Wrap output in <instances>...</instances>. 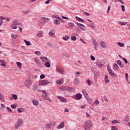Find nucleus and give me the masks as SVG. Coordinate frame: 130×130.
I'll list each match as a JSON object with an SVG mask.
<instances>
[{
  "label": "nucleus",
  "instance_id": "f257e3e1",
  "mask_svg": "<svg viewBox=\"0 0 130 130\" xmlns=\"http://www.w3.org/2000/svg\"><path fill=\"white\" fill-rule=\"evenodd\" d=\"M23 124H24V120L21 118H19L17 119V120L14 125V129H19Z\"/></svg>",
  "mask_w": 130,
  "mask_h": 130
},
{
  "label": "nucleus",
  "instance_id": "f03ea898",
  "mask_svg": "<svg viewBox=\"0 0 130 130\" xmlns=\"http://www.w3.org/2000/svg\"><path fill=\"white\" fill-rule=\"evenodd\" d=\"M91 126H92V121L87 120L85 122V124L83 125V129L91 130Z\"/></svg>",
  "mask_w": 130,
  "mask_h": 130
},
{
  "label": "nucleus",
  "instance_id": "7ed1b4c3",
  "mask_svg": "<svg viewBox=\"0 0 130 130\" xmlns=\"http://www.w3.org/2000/svg\"><path fill=\"white\" fill-rule=\"evenodd\" d=\"M106 63V61L102 59H98L96 62V65L99 68V69H101L102 66H104Z\"/></svg>",
  "mask_w": 130,
  "mask_h": 130
},
{
  "label": "nucleus",
  "instance_id": "20e7f679",
  "mask_svg": "<svg viewBox=\"0 0 130 130\" xmlns=\"http://www.w3.org/2000/svg\"><path fill=\"white\" fill-rule=\"evenodd\" d=\"M107 70L110 76H111L112 77H114V78H116L117 75H116V74H115V73H113V72H112V70H111V68H110V66H107Z\"/></svg>",
  "mask_w": 130,
  "mask_h": 130
},
{
  "label": "nucleus",
  "instance_id": "39448f33",
  "mask_svg": "<svg viewBox=\"0 0 130 130\" xmlns=\"http://www.w3.org/2000/svg\"><path fill=\"white\" fill-rule=\"evenodd\" d=\"M55 122H52L49 123H47L45 125V128H51V126H55Z\"/></svg>",
  "mask_w": 130,
  "mask_h": 130
},
{
  "label": "nucleus",
  "instance_id": "423d86ee",
  "mask_svg": "<svg viewBox=\"0 0 130 130\" xmlns=\"http://www.w3.org/2000/svg\"><path fill=\"white\" fill-rule=\"evenodd\" d=\"M75 24L78 26L77 27L78 29H81V30H82V31H85L86 30V26H85V25H84V24H82V23H79L78 22H76Z\"/></svg>",
  "mask_w": 130,
  "mask_h": 130
},
{
  "label": "nucleus",
  "instance_id": "0eeeda50",
  "mask_svg": "<svg viewBox=\"0 0 130 130\" xmlns=\"http://www.w3.org/2000/svg\"><path fill=\"white\" fill-rule=\"evenodd\" d=\"M39 84L41 86H46V85L49 84V81L48 80H43L39 82Z\"/></svg>",
  "mask_w": 130,
  "mask_h": 130
},
{
  "label": "nucleus",
  "instance_id": "6e6552de",
  "mask_svg": "<svg viewBox=\"0 0 130 130\" xmlns=\"http://www.w3.org/2000/svg\"><path fill=\"white\" fill-rule=\"evenodd\" d=\"M56 71L57 72L58 74H60V75H62V74L64 73V71L59 66L56 67Z\"/></svg>",
  "mask_w": 130,
  "mask_h": 130
},
{
  "label": "nucleus",
  "instance_id": "1a4fd4ad",
  "mask_svg": "<svg viewBox=\"0 0 130 130\" xmlns=\"http://www.w3.org/2000/svg\"><path fill=\"white\" fill-rule=\"evenodd\" d=\"M64 125H66L64 122L61 121L59 124L57 126V129H61V128H63V127H64Z\"/></svg>",
  "mask_w": 130,
  "mask_h": 130
},
{
  "label": "nucleus",
  "instance_id": "9d476101",
  "mask_svg": "<svg viewBox=\"0 0 130 130\" xmlns=\"http://www.w3.org/2000/svg\"><path fill=\"white\" fill-rule=\"evenodd\" d=\"M34 61L36 62V64L38 66V67H41V61L38 57H36L34 59Z\"/></svg>",
  "mask_w": 130,
  "mask_h": 130
},
{
  "label": "nucleus",
  "instance_id": "9b49d317",
  "mask_svg": "<svg viewBox=\"0 0 130 130\" xmlns=\"http://www.w3.org/2000/svg\"><path fill=\"white\" fill-rule=\"evenodd\" d=\"M24 84L27 88H29V87L32 85V82L31 81V80L28 79L24 82Z\"/></svg>",
  "mask_w": 130,
  "mask_h": 130
},
{
  "label": "nucleus",
  "instance_id": "f8f14e48",
  "mask_svg": "<svg viewBox=\"0 0 130 130\" xmlns=\"http://www.w3.org/2000/svg\"><path fill=\"white\" fill-rule=\"evenodd\" d=\"M75 98L76 100H81L82 99V94L77 93L75 96Z\"/></svg>",
  "mask_w": 130,
  "mask_h": 130
},
{
  "label": "nucleus",
  "instance_id": "ddd939ff",
  "mask_svg": "<svg viewBox=\"0 0 130 130\" xmlns=\"http://www.w3.org/2000/svg\"><path fill=\"white\" fill-rule=\"evenodd\" d=\"M57 98H58V99H60V101H61V102H67V101L66 99L63 98V96H60L59 95H57Z\"/></svg>",
  "mask_w": 130,
  "mask_h": 130
},
{
  "label": "nucleus",
  "instance_id": "4468645a",
  "mask_svg": "<svg viewBox=\"0 0 130 130\" xmlns=\"http://www.w3.org/2000/svg\"><path fill=\"white\" fill-rule=\"evenodd\" d=\"M0 62H1V67H6L7 66V63L6 62V61L5 60L0 59Z\"/></svg>",
  "mask_w": 130,
  "mask_h": 130
},
{
  "label": "nucleus",
  "instance_id": "2eb2a0df",
  "mask_svg": "<svg viewBox=\"0 0 130 130\" xmlns=\"http://www.w3.org/2000/svg\"><path fill=\"white\" fill-rule=\"evenodd\" d=\"M82 93L83 94L84 97L85 98H88L89 96L88 95V93H87V91L85 89H82Z\"/></svg>",
  "mask_w": 130,
  "mask_h": 130
},
{
  "label": "nucleus",
  "instance_id": "dca6fc26",
  "mask_svg": "<svg viewBox=\"0 0 130 130\" xmlns=\"http://www.w3.org/2000/svg\"><path fill=\"white\" fill-rule=\"evenodd\" d=\"M56 84L58 85H62L63 84V79L61 78L60 80H57Z\"/></svg>",
  "mask_w": 130,
  "mask_h": 130
},
{
  "label": "nucleus",
  "instance_id": "f3484780",
  "mask_svg": "<svg viewBox=\"0 0 130 130\" xmlns=\"http://www.w3.org/2000/svg\"><path fill=\"white\" fill-rule=\"evenodd\" d=\"M111 123L112 124H116L117 123L118 124H120V121H118L117 120H112L111 122Z\"/></svg>",
  "mask_w": 130,
  "mask_h": 130
},
{
  "label": "nucleus",
  "instance_id": "a211bd4d",
  "mask_svg": "<svg viewBox=\"0 0 130 130\" xmlns=\"http://www.w3.org/2000/svg\"><path fill=\"white\" fill-rule=\"evenodd\" d=\"M32 102V104H34L35 106H38V105H39V102L36 100H33Z\"/></svg>",
  "mask_w": 130,
  "mask_h": 130
},
{
  "label": "nucleus",
  "instance_id": "6ab92c4d",
  "mask_svg": "<svg viewBox=\"0 0 130 130\" xmlns=\"http://www.w3.org/2000/svg\"><path fill=\"white\" fill-rule=\"evenodd\" d=\"M55 32H53L52 31H51L49 32V36H50L51 37H52L53 38H55Z\"/></svg>",
  "mask_w": 130,
  "mask_h": 130
},
{
  "label": "nucleus",
  "instance_id": "aec40b11",
  "mask_svg": "<svg viewBox=\"0 0 130 130\" xmlns=\"http://www.w3.org/2000/svg\"><path fill=\"white\" fill-rule=\"evenodd\" d=\"M40 59L44 62L48 61V59L46 57H40Z\"/></svg>",
  "mask_w": 130,
  "mask_h": 130
},
{
  "label": "nucleus",
  "instance_id": "412c9836",
  "mask_svg": "<svg viewBox=\"0 0 130 130\" xmlns=\"http://www.w3.org/2000/svg\"><path fill=\"white\" fill-rule=\"evenodd\" d=\"M75 18L77 20V21H79V22H81V23H84V19L79 17L78 16H76Z\"/></svg>",
  "mask_w": 130,
  "mask_h": 130
},
{
  "label": "nucleus",
  "instance_id": "4be33fe9",
  "mask_svg": "<svg viewBox=\"0 0 130 130\" xmlns=\"http://www.w3.org/2000/svg\"><path fill=\"white\" fill-rule=\"evenodd\" d=\"M118 23L119 24V25H120L121 26H125V25H126L127 24V23L125 22H122L121 21H118Z\"/></svg>",
  "mask_w": 130,
  "mask_h": 130
},
{
  "label": "nucleus",
  "instance_id": "5701e85b",
  "mask_svg": "<svg viewBox=\"0 0 130 130\" xmlns=\"http://www.w3.org/2000/svg\"><path fill=\"white\" fill-rule=\"evenodd\" d=\"M100 44L101 47H102L103 48H105V47H106V45L105 44V43H104V42H100Z\"/></svg>",
  "mask_w": 130,
  "mask_h": 130
},
{
  "label": "nucleus",
  "instance_id": "b1692460",
  "mask_svg": "<svg viewBox=\"0 0 130 130\" xmlns=\"http://www.w3.org/2000/svg\"><path fill=\"white\" fill-rule=\"evenodd\" d=\"M60 91H68V87L62 86L60 88Z\"/></svg>",
  "mask_w": 130,
  "mask_h": 130
},
{
  "label": "nucleus",
  "instance_id": "393cba45",
  "mask_svg": "<svg viewBox=\"0 0 130 130\" xmlns=\"http://www.w3.org/2000/svg\"><path fill=\"white\" fill-rule=\"evenodd\" d=\"M70 38V36H65L62 37L63 40H64L65 41H67V40H69Z\"/></svg>",
  "mask_w": 130,
  "mask_h": 130
},
{
  "label": "nucleus",
  "instance_id": "a878e982",
  "mask_svg": "<svg viewBox=\"0 0 130 130\" xmlns=\"http://www.w3.org/2000/svg\"><path fill=\"white\" fill-rule=\"evenodd\" d=\"M78 83H80V80L78 78H75L74 80V85H77Z\"/></svg>",
  "mask_w": 130,
  "mask_h": 130
},
{
  "label": "nucleus",
  "instance_id": "bb28decb",
  "mask_svg": "<svg viewBox=\"0 0 130 130\" xmlns=\"http://www.w3.org/2000/svg\"><path fill=\"white\" fill-rule=\"evenodd\" d=\"M32 87L34 91H38V87L37 86V84H34Z\"/></svg>",
  "mask_w": 130,
  "mask_h": 130
},
{
  "label": "nucleus",
  "instance_id": "cd10ccee",
  "mask_svg": "<svg viewBox=\"0 0 130 130\" xmlns=\"http://www.w3.org/2000/svg\"><path fill=\"white\" fill-rule=\"evenodd\" d=\"M67 91H70V92H74L75 89L73 87H67Z\"/></svg>",
  "mask_w": 130,
  "mask_h": 130
},
{
  "label": "nucleus",
  "instance_id": "c85d7f7f",
  "mask_svg": "<svg viewBox=\"0 0 130 130\" xmlns=\"http://www.w3.org/2000/svg\"><path fill=\"white\" fill-rule=\"evenodd\" d=\"M17 111L19 112V113H22V112H24L25 110L23 108H19L17 109Z\"/></svg>",
  "mask_w": 130,
  "mask_h": 130
},
{
  "label": "nucleus",
  "instance_id": "c756f323",
  "mask_svg": "<svg viewBox=\"0 0 130 130\" xmlns=\"http://www.w3.org/2000/svg\"><path fill=\"white\" fill-rule=\"evenodd\" d=\"M92 44L94 46H97L98 45V43H97V41L95 39L92 40Z\"/></svg>",
  "mask_w": 130,
  "mask_h": 130
},
{
  "label": "nucleus",
  "instance_id": "7c9ffc66",
  "mask_svg": "<svg viewBox=\"0 0 130 130\" xmlns=\"http://www.w3.org/2000/svg\"><path fill=\"white\" fill-rule=\"evenodd\" d=\"M12 25H13L14 26H17V25H18V20H14Z\"/></svg>",
  "mask_w": 130,
  "mask_h": 130
},
{
  "label": "nucleus",
  "instance_id": "2f4dec72",
  "mask_svg": "<svg viewBox=\"0 0 130 130\" xmlns=\"http://www.w3.org/2000/svg\"><path fill=\"white\" fill-rule=\"evenodd\" d=\"M124 121H125L126 122H127L128 121H129V116H126L124 119Z\"/></svg>",
  "mask_w": 130,
  "mask_h": 130
},
{
  "label": "nucleus",
  "instance_id": "473e14b6",
  "mask_svg": "<svg viewBox=\"0 0 130 130\" xmlns=\"http://www.w3.org/2000/svg\"><path fill=\"white\" fill-rule=\"evenodd\" d=\"M12 97L14 100H17L18 99V95L16 94H13Z\"/></svg>",
  "mask_w": 130,
  "mask_h": 130
},
{
  "label": "nucleus",
  "instance_id": "72a5a7b5",
  "mask_svg": "<svg viewBox=\"0 0 130 130\" xmlns=\"http://www.w3.org/2000/svg\"><path fill=\"white\" fill-rule=\"evenodd\" d=\"M24 41L25 43L26 44V45H27V46L31 45V42H30V41H27L26 40H24Z\"/></svg>",
  "mask_w": 130,
  "mask_h": 130
},
{
  "label": "nucleus",
  "instance_id": "f704fd0d",
  "mask_svg": "<svg viewBox=\"0 0 130 130\" xmlns=\"http://www.w3.org/2000/svg\"><path fill=\"white\" fill-rule=\"evenodd\" d=\"M71 39L73 41H76V40H77V37H76L75 36H71Z\"/></svg>",
  "mask_w": 130,
  "mask_h": 130
},
{
  "label": "nucleus",
  "instance_id": "c9c22d12",
  "mask_svg": "<svg viewBox=\"0 0 130 130\" xmlns=\"http://www.w3.org/2000/svg\"><path fill=\"white\" fill-rule=\"evenodd\" d=\"M42 21H44L45 23H47L49 21V19L48 18H45L44 17H42Z\"/></svg>",
  "mask_w": 130,
  "mask_h": 130
},
{
  "label": "nucleus",
  "instance_id": "e433bc0d",
  "mask_svg": "<svg viewBox=\"0 0 130 130\" xmlns=\"http://www.w3.org/2000/svg\"><path fill=\"white\" fill-rule=\"evenodd\" d=\"M117 45H118V46H120V47H123V46H124V44L121 42H118Z\"/></svg>",
  "mask_w": 130,
  "mask_h": 130
},
{
  "label": "nucleus",
  "instance_id": "4c0bfd02",
  "mask_svg": "<svg viewBox=\"0 0 130 130\" xmlns=\"http://www.w3.org/2000/svg\"><path fill=\"white\" fill-rule=\"evenodd\" d=\"M105 83H109V79H108V76L107 75L105 76Z\"/></svg>",
  "mask_w": 130,
  "mask_h": 130
},
{
  "label": "nucleus",
  "instance_id": "58836bf2",
  "mask_svg": "<svg viewBox=\"0 0 130 130\" xmlns=\"http://www.w3.org/2000/svg\"><path fill=\"white\" fill-rule=\"evenodd\" d=\"M45 66L46 67V68H50V63H49V62H45Z\"/></svg>",
  "mask_w": 130,
  "mask_h": 130
},
{
  "label": "nucleus",
  "instance_id": "ea45409f",
  "mask_svg": "<svg viewBox=\"0 0 130 130\" xmlns=\"http://www.w3.org/2000/svg\"><path fill=\"white\" fill-rule=\"evenodd\" d=\"M42 97H43V98H44V99H45V100H46V99L48 98V96H47L46 94L45 93H43Z\"/></svg>",
  "mask_w": 130,
  "mask_h": 130
},
{
  "label": "nucleus",
  "instance_id": "a19ab883",
  "mask_svg": "<svg viewBox=\"0 0 130 130\" xmlns=\"http://www.w3.org/2000/svg\"><path fill=\"white\" fill-rule=\"evenodd\" d=\"M16 64L17 66V67H18L19 69H21V68H22V63L20 62H17L16 63Z\"/></svg>",
  "mask_w": 130,
  "mask_h": 130
},
{
  "label": "nucleus",
  "instance_id": "79ce46f5",
  "mask_svg": "<svg viewBox=\"0 0 130 130\" xmlns=\"http://www.w3.org/2000/svg\"><path fill=\"white\" fill-rule=\"evenodd\" d=\"M54 24H55V25H58V24H59V21L57 20V19H54Z\"/></svg>",
  "mask_w": 130,
  "mask_h": 130
},
{
  "label": "nucleus",
  "instance_id": "37998d69",
  "mask_svg": "<svg viewBox=\"0 0 130 130\" xmlns=\"http://www.w3.org/2000/svg\"><path fill=\"white\" fill-rule=\"evenodd\" d=\"M11 37L12 38V39H16V38L18 37V36H17V35L12 34L11 35Z\"/></svg>",
  "mask_w": 130,
  "mask_h": 130
},
{
  "label": "nucleus",
  "instance_id": "c03bdc74",
  "mask_svg": "<svg viewBox=\"0 0 130 130\" xmlns=\"http://www.w3.org/2000/svg\"><path fill=\"white\" fill-rule=\"evenodd\" d=\"M68 25L69 27H75V24L73 22H69Z\"/></svg>",
  "mask_w": 130,
  "mask_h": 130
},
{
  "label": "nucleus",
  "instance_id": "a18cd8bd",
  "mask_svg": "<svg viewBox=\"0 0 130 130\" xmlns=\"http://www.w3.org/2000/svg\"><path fill=\"white\" fill-rule=\"evenodd\" d=\"M113 67L114 68H115V69H116V70H118V68H119L118 65H117V64H116V63H114Z\"/></svg>",
  "mask_w": 130,
  "mask_h": 130
},
{
  "label": "nucleus",
  "instance_id": "49530a36",
  "mask_svg": "<svg viewBox=\"0 0 130 130\" xmlns=\"http://www.w3.org/2000/svg\"><path fill=\"white\" fill-rule=\"evenodd\" d=\"M11 108H13V109H15V108H17V105L16 104H13L11 105Z\"/></svg>",
  "mask_w": 130,
  "mask_h": 130
},
{
  "label": "nucleus",
  "instance_id": "de8ad7c7",
  "mask_svg": "<svg viewBox=\"0 0 130 130\" xmlns=\"http://www.w3.org/2000/svg\"><path fill=\"white\" fill-rule=\"evenodd\" d=\"M111 130H117V127H116V126H112L111 127Z\"/></svg>",
  "mask_w": 130,
  "mask_h": 130
},
{
  "label": "nucleus",
  "instance_id": "09e8293b",
  "mask_svg": "<svg viewBox=\"0 0 130 130\" xmlns=\"http://www.w3.org/2000/svg\"><path fill=\"white\" fill-rule=\"evenodd\" d=\"M37 36H38V37H42V32H39L37 34Z\"/></svg>",
  "mask_w": 130,
  "mask_h": 130
},
{
  "label": "nucleus",
  "instance_id": "8fccbe9b",
  "mask_svg": "<svg viewBox=\"0 0 130 130\" xmlns=\"http://www.w3.org/2000/svg\"><path fill=\"white\" fill-rule=\"evenodd\" d=\"M42 93H45V94H46V95L47 96V95H49V92H46L45 91V90H42Z\"/></svg>",
  "mask_w": 130,
  "mask_h": 130
},
{
  "label": "nucleus",
  "instance_id": "3c124183",
  "mask_svg": "<svg viewBox=\"0 0 130 130\" xmlns=\"http://www.w3.org/2000/svg\"><path fill=\"white\" fill-rule=\"evenodd\" d=\"M35 54L37 55H41V53H40V51H36L35 52Z\"/></svg>",
  "mask_w": 130,
  "mask_h": 130
},
{
  "label": "nucleus",
  "instance_id": "603ef678",
  "mask_svg": "<svg viewBox=\"0 0 130 130\" xmlns=\"http://www.w3.org/2000/svg\"><path fill=\"white\" fill-rule=\"evenodd\" d=\"M121 8L122 9V12H125V9L124 8V5H121Z\"/></svg>",
  "mask_w": 130,
  "mask_h": 130
},
{
  "label": "nucleus",
  "instance_id": "864d4df0",
  "mask_svg": "<svg viewBox=\"0 0 130 130\" xmlns=\"http://www.w3.org/2000/svg\"><path fill=\"white\" fill-rule=\"evenodd\" d=\"M89 26L91 27V28H95V24H92V23H89Z\"/></svg>",
  "mask_w": 130,
  "mask_h": 130
},
{
  "label": "nucleus",
  "instance_id": "5fc2aeb1",
  "mask_svg": "<svg viewBox=\"0 0 130 130\" xmlns=\"http://www.w3.org/2000/svg\"><path fill=\"white\" fill-rule=\"evenodd\" d=\"M6 109L7 110H8V111H9V112H12V109L11 108H10V107H6Z\"/></svg>",
  "mask_w": 130,
  "mask_h": 130
},
{
  "label": "nucleus",
  "instance_id": "6e6d98bb",
  "mask_svg": "<svg viewBox=\"0 0 130 130\" xmlns=\"http://www.w3.org/2000/svg\"><path fill=\"white\" fill-rule=\"evenodd\" d=\"M122 59H123V60H124L125 63H128V61H127V60H126V59L125 58H122Z\"/></svg>",
  "mask_w": 130,
  "mask_h": 130
},
{
  "label": "nucleus",
  "instance_id": "4d7b16f0",
  "mask_svg": "<svg viewBox=\"0 0 130 130\" xmlns=\"http://www.w3.org/2000/svg\"><path fill=\"white\" fill-rule=\"evenodd\" d=\"M86 105H82L80 108H81V109H85V108H86Z\"/></svg>",
  "mask_w": 130,
  "mask_h": 130
},
{
  "label": "nucleus",
  "instance_id": "13d9d810",
  "mask_svg": "<svg viewBox=\"0 0 130 130\" xmlns=\"http://www.w3.org/2000/svg\"><path fill=\"white\" fill-rule=\"evenodd\" d=\"M87 84L88 85V86H91V81H90V80L88 79L87 80Z\"/></svg>",
  "mask_w": 130,
  "mask_h": 130
},
{
  "label": "nucleus",
  "instance_id": "bf43d9fd",
  "mask_svg": "<svg viewBox=\"0 0 130 130\" xmlns=\"http://www.w3.org/2000/svg\"><path fill=\"white\" fill-rule=\"evenodd\" d=\"M11 29H17V26H14V25L11 24Z\"/></svg>",
  "mask_w": 130,
  "mask_h": 130
},
{
  "label": "nucleus",
  "instance_id": "052dcab7",
  "mask_svg": "<svg viewBox=\"0 0 130 130\" xmlns=\"http://www.w3.org/2000/svg\"><path fill=\"white\" fill-rule=\"evenodd\" d=\"M90 59L91 60H95V57L93 55L90 56Z\"/></svg>",
  "mask_w": 130,
  "mask_h": 130
},
{
  "label": "nucleus",
  "instance_id": "680f3d73",
  "mask_svg": "<svg viewBox=\"0 0 130 130\" xmlns=\"http://www.w3.org/2000/svg\"><path fill=\"white\" fill-rule=\"evenodd\" d=\"M45 78V75L44 74H42L40 75V79H44Z\"/></svg>",
  "mask_w": 130,
  "mask_h": 130
},
{
  "label": "nucleus",
  "instance_id": "e2e57ef3",
  "mask_svg": "<svg viewBox=\"0 0 130 130\" xmlns=\"http://www.w3.org/2000/svg\"><path fill=\"white\" fill-rule=\"evenodd\" d=\"M52 1V0H47L45 2V4H46V5H48V4H49V3H50V2H51Z\"/></svg>",
  "mask_w": 130,
  "mask_h": 130
},
{
  "label": "nucleus",
  "instance_id": "0e129e2a",
  "mask_svg": "<svg viewBox=\"0 0 130 130\" xmlns=\"http://www.w3.org/2000/svg\"><path fill=\"white\" fill-rule=\"evenodd\" d=\"M0 100H4V96L2 93H0Z\"/></svg>",
  "mask_w": 130,
  "mask_h": 130
},
{
  "label": "nucleus",
  "instance_id": "69168bd1",
  "mask_svg": "<svg viewBox=\"0 0 130 130\" xmlns=\"http://www.w3.org/2000/svg\"><path fill=\"white\" fill-rule=\"evenodd\" d=\"M116 63H117V64H118V66H119L121 63V61L117 60L116 61Z\"/></svg>",
  "mask_w": 130,
  "mask_h": 130
},
{
  "label": "nucleus",
  "instance_id": "338daca9",
  "mask_svg": "<svg viewBox=\"0 0 130 130\" xmlns=\"http://www.w3.org/2000/svg\"><path fill=\"white\" fill-rule=\"evenodd\" d=\"M62 19H64V20H70V18L66 16H62Z\"/></svg>",
  "mask_w": 130,
  "mask_h": 130
},
{
  "label": "nucleus",
  "instance_id": "774afa93",
  "mask_svg": "<svg viewBox=\"0 0 130 130\" xmlns=\"http://www.w3.org/2000/svg\"><path fill=\"white\" fill-rule=\"evenodd\" d=\"M83 14H84V15H85L86 16H90V13H88V12H84V13H83Z\"/></svg>",
  "mask_w": 130,
  "mask_h": 130
}]
</instances>
